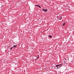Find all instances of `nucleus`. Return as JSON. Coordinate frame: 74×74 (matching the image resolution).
Returning a JSON list of instances; mask_svg holds the SVG:
<instances>
[{
  "label": "nucleus",
  "mask_w": 74,
  "mask_h": 74,
  "mask_svg": "<svg viewBox=\"0 0 74 74\" xmlns=\"http://www.w3.org/2000/svg\"><path fill=\"white\" fill-rule=\"evenodd\" d=\"M60 66V65H59V64L56 65V69H59V68H60V66Z\"/></svg>",
  "instance_id": "1"
},
{
  "label": "nucleus",
  "mask_w": 74,
  "mask_h": 74,
  "mask_svg": "<svg viewBox=\"0 0 74 74\" xmlns=\"http://www.w3.org/2000/svg\"><path fill=\"white\" fill-rule=\"evenodd\" d=\"M42 10L43 11H45V12H47V11H48V9H44L43 8H42Z\"/></svg>",
  "instance_id": "2"
},
{
  "label": "nucleus",
  "mask_w": 74,
  "mask_h": 74,
  "mask_svg": "<svg viewBox=\"0 0 74 74\" xmlns=\"http://www.w3.org/2000/svg\"><path fill=\"white\" fill-rule=\"evenodd\" d=\"M62 17L61 16H59V19L60 20H61L62 19Z\"/></svg>",
  "instance_id": "3"
},
{
  "label": "nucleus",
  "mask_w": 74,
  "mask_h": 74,
  "mask_svg": "<svg viewBox=\"0 0 74 74\" xmlns=\"http://www.w3.org/2000/svg\"><path fill=\"white\" fill-rule=\"evenodd\" d=\"M39 58V56L38 55V56L37 57H36V58L35 59V60H36L37 59V58Z\"/></svg>",
  "instance_id": "4"
},
{
  "label": "nucleus",
  "mask_w": 74,
  "mask_h": 74,
  "mask_svg": "<svg viewBox=\"0 0 74 74\" xmlns=\"http://www.w3.org/2000/svg\"><path fill=\"white\" fill-rule=\"evenodd\" d=\"M13 48H15V47H17V45H14L13 46Z\"/></svg>",
  "instance_id": "5"
},
{
  "label": "nucleus",
  "mask_w": 74,
  "mask_h": 74,
  "mask_svg": "<svg viewBox=\"0 0 74 74\" xmlns=\"http://www.w3.org/2000/svg\"><path fill=\"white\" fill-rule=\"evenodd\" d=\"M66 24V23H63V25L64 26V25H65V24Z\"/></svg>",
  "instance_id": "6"
},
{
  "label": "nucleus",
  "mask_w": 74,
  "mask_h": 74,
  "mask_svg": "<svg viewBox=\"0 0 74 74\" xmlns=\"http://www.w3.org/2000/svg\"><path fill=\"white\" fill-rule=\"evenodd\" d=\"M49 37H50V38H52V37L51 36H50V35H49Z\"/></svg>",
  "instance_id": "7"
},
{
  "label": "nucleus",
  "mask_w": 74,
  "mask_h": 74,
  "mask_svg": "<svg viewBox=\"0 0 74 74\" xmlns=\"http://www.w3.org/2000/svg\"><path fill=\"white\" fill-rule=\"evenodd\" d=\"M59 65H60V66H60V67H61V66H62V64H59Z\"/></svg>",
  "instance_id": "8"
},
{
  "label": "nucleus",
  "mask_w": 74,
  "mask_h": 74,
  "mask_svg": "<svg viewBox=\"0 0 74 74\" xmlns=\"http://www.w3.org/2000/svg\"><path fill=\"white\" fill-rule=\"evenodd\" d=\"M35 6H36L37 7H39V5H35Z\"/></svg>",
  "instance_id": "9"
},
{
  "label": "nucleus",
  "mask_w": 74,
  "mask_h": 74,
  "mask_svg": "<svg viewBox=\"0 0 74 74\" xmlns=\"http://www.w3.org/2000/svg\"><path fill=\"white\" fill-rule=\"evenodd\" d=\"M13 48V47H11V48H10V50H12V48Z\"/></svg>",
  "instance_id": "10"
},
{
  "label": "nucleus",
  "mask_w": 74,
  "mask_h": 74,
  "mask_svg": "<svg viewBox=\"0 0 74 74\" xmlns=\"http://www.w3.org/2000/svg\"><path fill=\"white\" fill-rule=\"evenodd\" d=\"M38 7H39L40 8H41V6H40L39 5Z\"/></svg>",
  "instance_id": "11"
},
{
  "label": "nucleus",
  "mask_w": 74,
  "mask_h": 74,
  "mask_svg": "<svg viewBox=\"0 0 74 74\" xmlns=\"http://www.w3.org/2000/svg\"><path fill=\"white\" fill-rule=\"evenodd\" d=\"M57 18H58V17H57Z\"/></svg>",
  "instance_id": "12"
},
{
  "label": "nucleus",
  "mask_w": 74,
  "mask_h": 74,
  "mask_svg": "<svg viewBox=\"0 0 74 74\" xmlns=\"http://www.w3.org/2000/svg\"><path fill=\"white\" fill-rule=\"evenodd\" d=\"M3 61H4V60Z\"/></svg>",
  "instance_id": "13"
},
{
  "label": "nucleus",
  "mask_w": 74,
  "mask_h": 74,
  "mask_svg": "<svg viewBox=\"0 0 74 74\" xmlns=\"http://www.w3.org/2000/svg\"><path fill=\"white\" fill-rule=\"evenodd\" d=\"M0 71H1V70H0Z\"/></svg>",
  "instance_id": "14"
}]
</instances>
